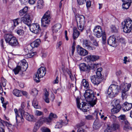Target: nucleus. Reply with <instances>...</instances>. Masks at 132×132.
<instances>
[{"mask_svg": "<svg viewBox=\"0 0 132 132\" xmlns=\"http://www.w3.org/2000/svg\"><path fill=\"white\" fill-rule=\"evenodd\" d=\"M130 84L126 83L122 84L120 86L114 84L111 85L109 87L107 91V93L110 97L112 98L115 96L119 92L122 90V97L123 99H126L127 96L128 92L131 87Z\"/></svg>", "mask_w": 132, "mask_h": 132, "instance_id": "obj_1", "label": "nucleus"}, {"mask_svg": "<svg viewBox=\"0 0 132 132\" xmlns=\"http://www.w3.org/2000/svg\"><path fill=\"white\" fill-rule=\"evenodd\" d=\"M84 96L86 101L89 102L91 106H93L96 104L97 98L95 96L94 93L92 90H86L84 94Z\"/></svg>", "mask_w": 132, "mask_h": 132, "instance_id": "obj_2", "label": "nucleus"}, {"mask_svg": "<svg viewBox=\"0 0 132 132\" xmlns=\"http://www.w3.org/2000/svg\"><path fill=\"white\" fill-rule=\"evenodd\" d=\"M4 37L6 43L9 45L13 47L19 46V44L17 39L11 34H5Z\"/></svg>", "mask_w": 132, "mask_h": 132, "instance_id": "obj_3", "label": "nucleus"}, {"mask_svg": "<svg viewBox=\"0 0 132 132\" xmlns=\"http://www.w3.org/2000/svg\"><path fill=\"white\" fill-rule=\"evenodd\" d=\"M19 65L13 70L14 74L15 75L18 74L20 71H25L28 67V64L25 59L21 61L18 63Z\"/></svg>", "mask_w": 132, "mask_h": 132, "instance_id": "obj_4", "label": "nucleus"}, {"mask_svg": "<svg viewBox=\"0 0 132 132\" xmlns=\"http://www.w3.org/2000/svg\"><path fill=\"white\" fill-rule=\"evenodd\" d=\"M121 24L124 32L127 33L130 32L132 29V20L130 18H128L123 22Z\"/></svg>", "mask_w": 132, "mask_h": 132, "instance_id": "obj_5", "label": "nucleus"}, {"mask_svg": "<svg viewBox=\"0 0 132 132\" xmlns=\"http://www.w3.org/2000/svg\"><path fill=\"white\" fill-rule=\"evenodd\" d=\"M46 70L45 67H41L38 69L37 73L34 76V80L37 82H40L39 78L43 77L45 75Z\"/></svg>", "mask_w": 132, "mask_h": 132, "instance_id": "obj_6", "label": "nucleus"}, {"mask_svg": "<svg viewBox=\"0 0 132 132\" xmlns=\"http://www.w3.org/2000/svg\"><path fill=\"white\" fill-rule=\"evenodd\" d=\"M76 19L77 21V25L78 28L81 32L84 29L85 24V17L82 15H78L76 17Z\"/></svg>", "mask_w": 132, "mask_h": 132, "instance_id": "obj_7", "label": "nucleus"}, {"mask_svg": "<svg viewBox=\"0 0 132 132\" xmlns=\"http://www.w3.org/2000/svg\"><path fill=\"white\" fill-rule=\"evenodd\" d=\"M50 12L48 11L44 15L42 19V26L43 27H47L50 22Z\"/></svg>", "mask_w": 132, "mask_h": 132, "instance_id": "obj_8", "label": "nucleus"}, {"mask_svg": "<svg viewBox=\"0 0 132 132\" xmlns=\"http://www.w3.org/2000/svg\"><path fill=\"white\" fill-rule=\"evenodd\" d=\"M91 82L95 85H98L101 82L103 79V77L96 75L90 77Z\"/></svg>", "mask_w": 132, "mask_h": 132, "instance_id": "obj_9", "label": "nucleus"}, {"mask_svg": "<svg viewBox=\"0 0 132 132\" xmlns=\"http://www.w3.org/2000/svg\"><path fill=\"white\" fill-rule=\"evenodd\" d=\"M29 29L32 32L37 34H39L41 31V29L38 23H33L30 24Z\"/></svg>", "mask_w": 132, "mask_h": 132, "instance_id": "obj_10", "label": "nucleus"}, {"mask_svg": "<svg viewBox=\"0 0 132 132\" xmlns=\"http://www.w3.org/2000/svg\"><path fill=\"white\" fill-rule=\"evenodd\" d=\"M93 32L97 38L102 36L104 34H105V32L102 31L101 27L99 26L95 27L93 30Z\"/></svg>", "mask_w": 132, "mask_h": 132, "instance_id": "obj_11", "label": "nucleus"}, {"mask_svg": "<svg viewBox=\"0 0 132 132\" xmlns=\"http://www.w3.org/2000/svg\"><path fill=\"white\" fill-rule=\"evenodd\" d=\"M76 102L77 106L78 108L80 109L83 112L87 111V108H88L87 107V104L85 102H82L81 104L80 103L79 99V98L76 99Z\"/></svg>", "mask_w": 132, "mask_h": 132, "instance_id": "obj_12", "label": "nucleus"}, {"mask_svg": "<svg viewBox=\"0 0 132 132\" xmlns=\"http://www.w3.org/2000/svg\"><path fill=\"white\" fill-rule=\"evenodd\" d=\"M91 43L88 40L84 39L82 43V46L85 49L89 50H93L95 48L91 45Z\"/></svg>", "mask_w": 132, "mask_h": 132, "instance_id": "obj_13", "label": "nucleus"}, {"mask_svg": "<svg viewBox=\"0 0 132 132\" xmlns=\"http://www.w3.org/2000/svg\"><path fill=\"white\" fill-rule=\"evenodd\" d=\"M19 111L20 112V113L22 116H23L27 120L32 121L34 120V118L33 115L30 114L27 112H25L23 110L20 109Z\"/></svg>", "mask_w": 132, "mask_h": 132, "instance_id": "obj_14", "label": "nucleus"}, {"mask_svg": "<svg viewBox=\"0 0 132 132\" xmlns=\"http://www.w3.org/2000/svg\"><path fill=\"white\" fill-rule=\"evenodd\" d=\"M30 18V15L29 14H27L24 17L21 18V20L24 23L29 26L31 22Z\"/></svg>", "mask_w": 132, "mask_h": 132, "instance_id": "obj_15", "label": "nucleus"}, {"mask_svg": "<svg viewBox=\"0 0 132 132\" xmlns=\"http://www.w3.org/2000/svg\"><path fill=\"white\" fill-rule=\"evenodd\" d=\"M99 56H98L91 55L86 56L85 58V60L86 61L88 62L91 61H95L99 59Z\"/></svg>", "mask_w": 132, "mask_h": 132, "instance_id": "obj_16", "label": "nucleus"}, {"mask_svg": "<svg viewBox=\"0 0 132 132\" xmlns=\"http://www.w3.org/2000/svg\"><path fill=\"white\" fill-rule=\"evenodd\" d=\"M79 66L81 71L89 72L90 70V66L89 65H86L84 63H81L79 65Z\"/></svg>", "mask_w": 132, "mask_h": 132, "instance_id": "obj_17", "label": "nucleus"}, {"mask_svg": "<svg viewBox=\"0 0 132 132\" xmlns=\"http://www.w3.org/2000/svg\"><path fill=\"white\" fill-rule=\"evenodd\" d=\"M107 43L110 46H112L113 47L116 46V42L114 36H110L108 39Z\"/></svg>", "mask_w": 132, "mask_h": 132, "instance_id": "obj_18", "label": "nucleus"}, {"mask_svg": "<svg viewBox=\"0 0 132 132\" xmlns=\"http://www.w3.org/2000/svg\"><path fill=\"white\" fill-rule=\"evenodd\" d=\"M78 53L79 54L82 56H85L88 54V52L87 51L82 48L80 47L77 48Z\"/></svg>", "mask_w": 132, "mask_h": 132, "instance_id": "obj_19", "label": "nucleus"}, {"mask_svg": "<svg viewBox=\"0 0 132 132\" xmlns=\"http://www.w3.org/2000/svg\"><path fill=\"white\" fill-rule=\"evenodd\" d=\"M61 24L59 23H57L55 24L52 27V30L53 33H56L61 28Z\"/></svg>", "mask_w": 132, "mask_h": 132, "instance_id": "obj_20", "label": "nucleus"}, {"mask_svg": "<svg viewBox=\"0 0 132 132\" xmlns=\"http://www.w3.org/2000/svg\"><path fill=\"white\" fill-rule=\"evenodd\" d=\"M132 107V104L129 103L127 102H125L123 105V110L127 111L130 109Z\"/></svg>", "mask_w": 132, "mask_h": 132, "instance_id": "obj_21", "label": "nucleus"}, {"mask_svg": "<svg viewBox=\"0 0 132 132\" xmlns=\"http://www.w3.org/2000/svg\"><path fill=\"white\" fill-rule=\"evenodd\" d=\"M121 107L113 106V108L111 110V113L114 114L119 112L120 110Z\"/></svg>", "mask_w": 132, "mask_h": 132, "instance_id": "obj_22", "label": "nucleus"}, {"mask_svg": "<svg viewBox=\"0 0 132 132\" xmlns=\"http://www.w3.org/2000/svg\"><path fill=\"white\" fill-rule=\"evenodd\" d=\"M28 10V7L25 6L23 9L20 10L19 12V15L20 16H23Z\"/></svg>", "mask_w": 132, "mask_h": 132, "instance_id": "obj_23", "label": "nucleus"}, {"mask_svg": "<svg viewBox=\"0 0 132 132\" xmlns=\"http://www.w3.org/2000/svg\"><path fill=\"white\" fill-rule=\"evenodd\" d=\"M73 31V38L74 39H76L79 36L80 33L76 28H74Z\"/></svg>", "mask_w": 132, "mask_h": 132, "instance_id": "obj_24", "label": "nucleus"}, {"mask_svg": "<svg viewBox=\"0 0 132 132\" xmlns=\"http://www.w3.org/2000/svg\"><path fill=\"white\" fill-rule=\"evenodd\" d=\"M40 42L39 39H36L31 43V45L32 47H37L39 45Z\"/></svg>", "mask_w": 132, "mask_h": 132, "instance_id": "obj_25", "label": "nucleus"}, {"mask_svg": "<svg viewBox=\"0 0 132 132\" xmlns=\"http://www.w3.org/2000/svg\"><path fill=\"white\" fill-rule=\"evenodd\" d=\"M48 92L47 91L46 89L44 94V96L43 97V98L45 101L47 103H48L50 102L48 98Z\"/></svg>", "mask_w": 132, "mask_h": 132, "instance_id": "obj_26", "label": "nucleus"}, {"mask_svg": "<svg viewBox=\"0 0 132 132\" xmlns=\"http://www.w3.org/2000/svg\"><path fill=\"white\" fill-rule=\"evenodd\" d=\"M44 4V2L43 0H39L37 4V7L38 9L42 8Z\"/></svg>", "mask_w": 132, "mask_h": 132, "instance_id": "obj_27", "label": "nucleus"}, {"mask_svg": "<svg viewBox=\"0 0 132 132\" xmlns=\"http://www.w3.org/2000/svg\"><path fill=\"white\" fill-rule=\"evenodd\" d=\"M22 92L17 89H14L13 92V94L17 97L20 96L22 95Z\"/></svg>", "mask_w": 132, "mask_h": 132, "instance_id": "obj_28", "label": "nucleus"}, {"mask_svg": "<svg viewBox=\"0 0 132 132\" xmlns=\"http://www.w3.org/2000/svg\"><path fill=\"white\" fill-rule=\"evenodd\" d=\"M81 83L85 88L88 89L89 88V84L88 82L85 79L82 80Z\"/></svg>", "mask_w": 132, "mask_h": 132, "instance_id": "obj_29", "label": "nucleus"}, {"mask_svg": "<svg viewBox=\"0 0 132 132\" xmlns=\"http://www.w3.org/2000/svg\"><path fill=\"white\" fill-rule=\"evenodd\" d=\"M52 119L51 118H50L49 116L48 118H46L44 117H43L41 118L40 119L41 120L48 123H50Z\"/></svg>", "mask_w": 132, "mask_h": 132, "instance_id": "obj_30", "label": "nucleus"}, {"mask_svg": "<svg viewBox=\"0 0 132 132\" xmlns=\"http://www.w3.org/2000/svg\"><path fill=\"white\" fill-rule=\"evenodd\" d=\"M113 131L116 130H119L120 126L118 123H115L113 124L112 126Z\"/></svg>", "mask_w": 132, "mask_h": 132, "instance_id": "obj_31", "label": "nucleus"}, {"mask_svg": "<svg viewBox=\"0 0 132 132\" xmlns=\"http://www.w3.org/2000/svg\"><path fill=\"white\" fill-rule=\"evenodd\" d=\"M112 103L114 104L113 105V106L121 107V105L120 104V101L119 99L114 100L113 101Z\"/></svg>", "mask_w": 132, "mask_h": 132, "instance_id": "obj_32", "label": "nucleus"}, {"mask_svg": "<svg viewBox=\"0 0 132 132\" xmlns=\"http://www.w3.org/2000/svg\"><path fill=\"white\" fill-rule=\"evenodd\" d=\"M24 31L22 29V28L21 27L18 28L17 31V33L19 35H22L24 34Z\"/></svg>", "mask_w": 132, "mask_h": 132, "instance_id": "obj_33", "label": "nucleus"}, {"mask_svg": "<svg viewBox=\"0 0 132 132\" xmlns=\"http://www.w3.org/2000/svg\"><path fill=\"white\" fill-rule=\"evenodd\" d=\"M111 30L112 32L117 33L118 32V28L115 26L112 25L111 27Z\"/></svg>", "mask_w": 132, "mask_h": 132, "instance_id": "obj_34", "label": "nucleus"}, {"mask_svg": "<svg viewBox=\"0 0 132 132\" xmlns=\"http://www.w3.org/2000/svg\"><path fill=\"white\" fill-rule=\"evenodd\" d=\"M131 4H128L127 3H123L122 4V8L124 9H128L130 5Z\"/></svg>", "mask_w": 132, "mask_h": 132, "instance_id": "obj_35", "label": "nucleus"}, {"mask_svg": "<svg viewBox=\"0 0 132 132\" xmlns=\"http://www.w3.org/2000/svg\"><path fill=\"white\" fill-rule=\"evenodd\" d=\"M123 129L124 130L126 131L130 130H132V128L130 127L129 125H125L123 127Z\"/></svg>", "mask_w": 132, "mask_h": 132, "instance_id": "obj_36", "label": "nucleus"}, {"mask_svg": "<svg viewBox=\"0 0 132 132\" xmlns=\"http://www.w3.org/2000/svg\"><path fill=\"white\" fill-rule=\"evenodd\" d=\"M113 130L112 126H108L104 130V132H111L113 131Z\"/></svg>", "mask_w": 132, "mask_h": 132, "instance_id": "obj_37", "label": "nucleus"}, {"mask_svg": "<svg viewBox=\"0 0 132 132\" xmlns=\"http://www.w3.org/2000/svg\"><path fill=\"white\" fill-rule=\"evenodd\" d=\"M102 70V69L101 68H100L97 69V71L96 72V75L103 77L101 74V71Z\"/></svg>", "mask_w": 132, "mask_h": 132, "instance_id": "obj_38", "label": "nucleus"}, {"mask_svg": "<svg viewBox=\"0 0 132 132\" xmlns=\"http://www.w3.org/2000/svg\"><path fill=\"white\" fill-rule=\"evenodd\" d=\"M38 93V91L36 88H33L31 90V94L34 96H36L37 95Z\"/></svg>", "mask_w": 132, "mask_h": 132, "instance_id": "obj_39", "label": "nucleus"}, {"mask_svg": "<svg viewBox=\"0 0 132 132\" xmlns=\"http://www.w3.org/2000/svg\"><path fill=\"white\" fill-rule=\"evenodd\" d=\"M62 122H57L55 126V128H60L62 127Z\"/></svg>", "mask_w": 132, "mask_h": 132, "instance_id": "obj_40", "label": "nucleus"}, {"mask_svg": "<svg viewBox=\"0 0 132 132\" xmlns=\"http://www.w3.org/2000/svg\"><path fill=\"white\" fill-rule=\"evenodd\" d=\"M20 20V18H18L13 20L14 25V27H15L19 23V21Z\"/></svg>", "mask_w": 132, "mask_h": 132, "instance_id": "obj_41", "label": "nucleus"}, {"mask_svg": "<svg viewBox=\"0 0 132 132\" xmlns=\"http://www.w3.org/2000/svg\"><path fill=\"white\" fill-rule=\"evenodd\" d=\"M102 43L103 44H105L106 43V37L105 34H103L102 36Z\"/></svg>", "mask_w": 132, "mask_h": 132, "instance_id": "obj_42", "label": "nucleus"}, {"mask_svg": "<svg viewBox=\"0 0 132 132\" xmlns=\"http://www.w3.org/2000/svg\"><path fill=\"white\" fill-rule=\"evenodd\" d=\"M77 1L78 4L81 5L84 4L86 1V0H77Z\"/></svg>", "mask_w": 132, "mask_h": 132, "instance_id": "obj_43", "label": "nucleus"}, {"mask_svg": "<svg viewBox=\"0 0 132 132\" xmlns=\"http://www.w3.org/2000/svg\"><path fill=\"white\" fill-rule=\"evenodd\" d=\"M42 132H51L50 129L47 127H44L42 129Z\"/></svg>", "mask_w": 132, "mask_h": 132, "instance_id": "obj_44", "label": "nucleus"}, {"mask_svg": "<svg viewBox=\"0 0 132 132\" xmlns=\"http://www.w3.org/2000/svg\"><path fill=\"white\" fill-rule=\"evenodd\" d=\"M120 120H126L125 116L124 115H122L118 117Z\"/></svg>", "mask_w": 132, "mask_h": 132, "instance_id": "obj_45", "label": "nucleus"}, {"mask_svg": "<svg viewBox=\"0 0 132 132\" xmlns=\"http://www.w3.org/2000/svg\"><path fill=\"white\" fill-rule=\"evenodd\" d=\"M98 63L92 64L91 65V68L93 69H96L98 67Z\"/></svg>", "mask_w": 132, "mask_h": 132, "instance_id": "obj_46", "label": "nucleus"}, {"mask_svg": "<svg viewBox=\"0 0 132 132\" xmlns=\"http://www.w3.org/2000/svg\"><path fill=\"white\" fill-rule=\"evenodd\" d=\"M35 114L37 116H40L43 114V113L40 111L36 110L35 112Z\"/></svg>", "mask_w": 132, "mask_h": 132, "instance_id": "obj_47", "label": "nucleus"}, {"mask_svg": "<svg viewBox=\"0 0 132 132\" xmlns=\"http://www.w3.org/2000/svg\"><path fill=\"white\" fill-rule=\"evenodd\" d=\"M49 116L50 117V118H51L52 119L53 118H56L57 117L56 115L55 114L53 113H51Z\"/></svg>", "mask_w": 132, "mask_h": 132, "instance_id": "obj_48", "label": "nucleus"}, {"mask_svg": "<svg viewBox=\"0 0 132 132\" xmlns=\"http://www.w3.org/2000/svg\"><path fill=\"white\" fill-rule=\"evenodd\" d=\"M32 105L34 108L36 109L37 108V106L38 105V103L37 102H36L35 100H34L32 102Z\"/></svg>", "mask_w": 132, "mask_h": 132, "instance_id": "obj_49", "label": "nucleus"}, {"mask_svg": "<svg viewBox=\"0 0 132 132\" xmlns=\"http://www.w3.org/2000/svg\"><path fill=\"white\" fill-rule=\"evenodd\" d=\"M86 119L87 120H91L94 119L93 116L91 115H89L85 116Z\"/></svg>", "mask_w": 132, "mask_h": 132, "instance_id": "obj_50", "label": "nucleus"}, {"mask_svg": "<svg viewBox=\"0 0 132 132\" xmlns=\"http://www.w3.org/2000/svg\"><path fill=\"white\" fill-rule=\"evenodd\" d=\"M95 123H94L93 126V127L94 129H97L100 127V125H97L95 124Z\"/></svg>", "mask_w": 132, "mask_h": 132, "instance_id": "obj_51", "label": "nucleus"}, {"mask_svg": "<svg viewBox=\"0 0 132 132\" xmlns=\"http://www.w3.org/2000/svg\"><path fill=\"white\" fill-rule=\"evenodd\" d=\"M25 103L24 102H22L21 104V108H20L19 110V112L20 113V112L19 111V110L20 109L23 110V111H24V109L25 107Z\"/></svg>", "mask_w": 132, "mask_h": 132, "instance_id": "obj_52", "label": "nucleus"}, {"mask_svg": "<svg viewBox=\"0 0 132 132\" xmlns=\"http://www.w3.org/2000/svg\"><path fill=\"white\" fill-rule=\"evenodd\" d=\"M92 42L94 45L96 47H97L98 46V43L96 39L94 40Z\"/></svg>", "mask_w": 132, "mask_h": 132, "instance_id": "obj_53", "label": "nucleus"}, {"mask_svg": "<svg viewBox=\"0 0 132 132\" xmlns=\"http://www.w3.org/2000/svg\"><path fill=\"white\" fill-rule=\"evenodd\" d=\"M110 118L111 120L115 121L116 120L117 117L114 115H112L110 117Z\"/></svg>", "mask_w": 132, "mask_h": 132, "instance_id": "obj_54", "label": "nucleus"}, {"mask_svg": "<svg viewBox=\"0 0 132 132\" xmlns=\"http://www.w3.org/2000/svg\"><path fill=\"white\" fill-rule=\"evenodd\" d=\"M75 47H71V49L70 50V53H71V54L72 55H73L74 53V52L75 51Z\"/></svg>", "mask_w": 132, "mask_h": 132, "instance_id": "obj_55", "label": "nucleus"}, {"mask_svg": "<svg viewBox=\"0 0 132 132\" xmlns=\"http://www.w3.org/2000/svg\"><path fill=\"white\" fill-rule=\"evenodd\" d=\"M123 3H127L128 4H131L132 3V0H122Z\"/></svg>", "mask_w": 132, "mask_h": 132, "instance_id": "obj_56", "label": "nucleus"}, {"mask_svg": "<svg viewBox=\"0 0 132 132\" xmlns=\"http://www.w3.org/2000/svg\"><path fill=\"white\" fill-rule=\"evenodd\" d=\"M91 5V2L89 0L87 1L86 3V5L87 7H90Z\"/></svg>", "mask_w": 132, "mask_h": 132, "instance_id": "obj_57", "label": "nucleus"}, {"mask_svg": "<svg viewBox=\"0 0 132 132\" xmlns=\"http://www.w3.org/2000/svg\"><path fill=\"white\" fill-rule=\"evenodd\" d=\"M68 74L69 75V76L70 78L71 79H73V76L72 75V73L71 71L69 70L68 71Z\"/></svg>", "mask_w": 132, "mask_h": 132, "instance_id": "obj_58", "label": "nucleus"}, {"mask_svg": "<svg viewBox=\"0 0 132 132\" xmlns=\"http://www.w3.org/2000/svg\"><path fill=\"white\" fill-rule=\"evenodd\" d=\"M1 84L2 85L3 87H5L6 85V80H2V83L1 84Z\"/></svg>", "mask_w": 132, "mask_h": 132, "instance_id": "obj_59", "label": "nucleus"}, {"mask_svg": "<svg viewBox=\"0 0 132 132\" xmlns=\"http://www.w3.org/2000/svg\"><path fill=\"white\" fill-rule=\"evenodd\" d=\"M36 0H28L29 3L31 4H33L35 3Z\"/></svg>", "mask_w": 132, "mask_h": 132, "instance_id": "obj_60", "label": "nucleus"}, {"mask_svg": "<svg viewBox=\"0 0 132 132\" xmlns=\"http://www.w3.org/2000/svg\"><path fill=\"white\" fill-rule=\"evenodd\" d=\"M3 89L2 86V85L0 84V94L2 95H3Z\"/></svg>", "mask_w": 132, "mask_h": 132, "instance_id": "obj_61", "label": "nucleus"}, {"mask_svg": "<svg viewBox=\"0 0 132 132\" xmlns=\"http://www.w3.org/2000/svg\"><path fill=\"white\" fill-rule=\"evenodd\" d=\"M77 132H86L82 128L80 127L77 130Z\"/></svg>", "mask_w": 132, "mask_h": 132, "instance_id": "obj_62", "label": "nucleus"}, {"mask_svg": "<svg viewBox=\"0 0 132 132\" xmlns=\"http://www.w3.org/2000/svg\"><path fill=\"white\" fill-rule=\"evenodd\" d=\"M118 40L121 43H123L125 42V39L122 37L118 39Z\"/></svg>", "mask_w": 132, "mask_h": 132, "instance_id": "obj_63", "label": "nucleus"}, {"mask_svg": "<svg viewBox=\"0 0 132 132\" xmlns=\"http://www.w3.org/2000/svg\"><path fill=\"white\" fill-rule=\"evenodd\" d=\"M4 125H5L7 127H11L12 125L11 124L6 121H5V122H4Z\"/></svg>", "mask_w": 132, "mask_h": 132, "instance_id": "obj_64", "label": "nucleus"}]
</instances>
